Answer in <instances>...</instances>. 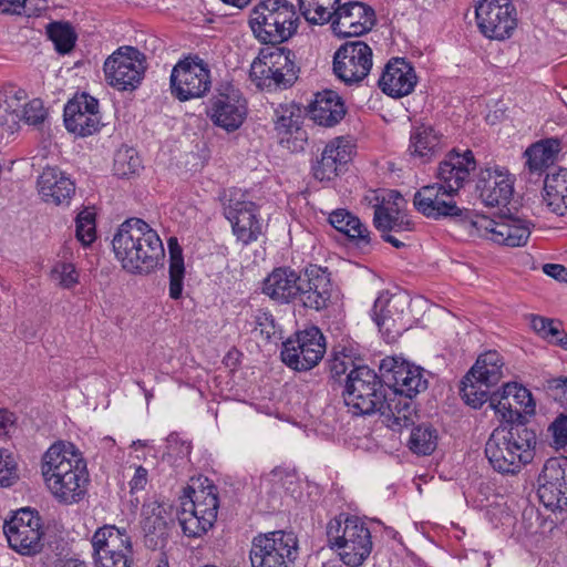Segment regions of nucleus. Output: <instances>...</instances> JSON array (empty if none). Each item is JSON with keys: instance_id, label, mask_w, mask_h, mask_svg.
I'll return each mask as SVG.
<instances>
[{"instance_id": "obj_52", "label": "nucleus", "mask_w": 567, "mask_h": 567, "mask_svg": "<svg viewBox=\"0 0 567 567\" xmlns=\"http://www.w3.org/2000/svg\"><path fill=\"white\" fill-rule=\"evenodd\" d=\"M19 480L14 456L6 449H0V486L9 487Z\"/></svg>"}, {"instance_id": "obj_2", "label": "nucleus", "mask_w": 567, "mask_h": 567, "mask_svg": "<svg viewBox=\"0 0 567 567\" xmlns=\"http://www.w3.org/2000/svg\"><path fill=\"white\" fill-rule=\"evenodd\" d=\"M262 292L277 303H299L318 311L328 307L331 281L327 270L316 265L306 267L302 274L278 267L264 279Z\"/></svg>"}, {"instance_id": "obj_31", "label": "nucleus", "mask_w": 567, "mask_h": 567, "mask_svg": "<svg viewBox=\"0 0 567 567\" xmlns=\"http://www.w3.org/2000/svg\"><path fill=\"white\" fill-rule=\"evenodd\" d=\"M330 225L343 234L349 244L362 254H370L380 245L371 237L368 227L352 213L347 209H336L329 215Z\"/></svg>"}, {"instance_id": "obj_13", "label": "nucleus", "mask_w": 567, "mask_h": 567, "mask_svg": "<svg viewBox=\"0 0 567 567\" xmlns=\"http://www.w3.org/2000/svg\"><path fill=\"white\" fill-rule=\"evenodd\" d=\"M298 556V539L292 532L274 530L252 538L251 567H292Z\"/></svg>"}, {"instance_id": "obj_57", "label": "nucleus", "mask_w": 567, "mask_h": 567, "mask_svg": "<svg viewBox=\"0 0 567 567\" xmlns=\"http://www.w3.org/2000/svg\"><path fill=\"white\" fill-rule=\"evenodd\" d=\"M22 120L28 124L38 125L47 117V110L39 99H34L27 104H22L21 111Z\"/></svg>"}, {"instance_id": "obj_15", "label": "nucleus", "mask_w": 567, "mask_h": 567, "mask_svg": "<svg viewBox=\"0 0 567 567\" xmlns=\"http://www.w3.org/2000/svg\"><path fill=\"white\" fill-rule=\"evenodd\" d=\"M3 533L11 549L23 556H34L43 548V523L35 509H18L3 524Z\"/></svg>"}, {"instance_id": "obj_17", "label": "nucleus", "mask_w": 567, "mask_h": 567, "mask_svg": "<svg viewBox=\"0 0 567 567\" xmlns=\"http://www.w3.org/2000/svg\"><path fill=\"white\" fill-rule=\"evenodd\" d=\"M171 92L181 102L205 96L212 87L208 64L198 55L179 60L171 72Z\"/></svg>"}, {"instance_id": "obj_51", "label": "nucleus", "mask_w": 567, "mask_h": 567, "mask_svg": "<svg viewBox=\"0 0 567 567\" xmlns=\"http://www.w3.org/2000/svg\"><path fill=\"white\" fill-rule=\"evenodd\" d=\"M51 279L63 289H71L79 284V274L70 262H56L51 270Z\"/></svg>"}, {"instance_id": "obj_41", "label": "nucleus", "mask_w": 567, "mask_h": 567, "mask_svg": "<svg viewBox=\"0 0 567 567\" xmlns=\"http://www.w3.org/2000/svg\"><path fill=\"white\" fill-rule=\"evenodd\" d=\"M169 285L168 295L173 300H179L183 297L184 279H185V265L182 249L177 244L176 238H169Z\"/></svg>"}, {"instance_id": "obj_27", "label": "nucleus", "mask_w": 567, "mask_h": 567, "mask_svg": "<svg viewBox=\"0 0 567 567\" xmlns=\"http://www.w3.org/2000/svg\"><path fill=\"white\" fill-rule=\"evenodd\" d=\"M63 117L70 133L81 137L92 135L101 127L99 101L87 93L78 94L65 104Z\"/></svg>"}, {"instance_id": "obj_1", "label": "nucleus", "mask_w": 567, "mask_h": 567, "mask_svg": "<svg viewBox=\"0 0 567 567\" xmlns=\"http://www.w3.org/2000/svg\"><path fill=\"white\" fill-rule=\"evenodd\" d=\"M380 372L383 373L389 391L377 412H380L386 426L393 431L412 425L415 414L412 399L427 389L424 370L403 360L386 357L380 363Z\"/></svg>"}, {"instance_id": "obj_49", "label": "nucleus", "mask_w": 567, "mask_h": 567, "mask_svg": "<svg viewBox=\"0 0 567 567\" xmlns=\"http://www.w3.org/2000/svg\"><path fill=\"white\" fill-rule=\"evenodd\" d=\"M503 389L504 393L511 398L515 409L523 411L525 414L535 413V402L532 393L526 388L508 382L503 385Z\"/></svg>"}, {"instance_id": "obj_60", "label": "nucleus", "mask_w": 567, "mask_h": 567, "mask_svg": "<svg viewBox=\"0 0 567 567\" xmlns=\"http://www.w3.org/2000/svg\"><path fill=\"white\" fill-rule=\"evenodd\" d=\"M374 212H373V226L375 227V220L378 216L386 215L388 220V227H394V223L399 220V215H401L400 209L398 208V204L393 202L391 205H385L384 199L381 204L374 205Z\"/></svg>"}, {"instance_id": "obj_24", "label": "nucleus", "mask_w": 567, "mask_h": 567, "mask_svg": "<svg viewBox=\"0 0 567 567\" xmlns=\"http://www.w3.org/2000/svg\"><path fill=\"white\" fill-rule=\"evenodd\" d=\"M537 482V495L546 508L567 509V457L548 458Z\"/></svg>"}, {"instance_id": "obj_22", "label": "nucleus", "mask_w": 567, "mask_h": 567, "mask_svg": "<svg viewBox=\"0 0 567 567\" xmlns=\"http://www.w3.org/2000/svg\"><path fill=\"white\" fill-rule=\"evenodd\" d=\"M177 514L178 511L168 503L150 501L143 504L141 527L148 549H163L167 545Z\"/></svg>"}, {"instance_id": "obj_42", "label": "nucleus", "mask_w": 567, "mask_h": 567, "mask_svg": "<svg viewBox=\"0 0 567 567\" xmlns=\"http://www.w3.org/2000/svg\"><path fill=\"white\" fill-rule=\"evenodd\" d=\"M388 220L389 218L386 215L378 216L375 220V228L381 233L382 239L395 248L404 247V241L398 238L396 235L405 239V234L415 229V223L408 214L404 213L399 215V220L394 223V227H388Z\"/></svg>"}, {"instance_id": "obj_62", "label": "nucleus", "mask_w": 567, "mask_h": 567, "mask_svg": "<svg viewBox=\"0 0 567 567\" xmlns=\"http://www.w3.org/2000/svg\"><path fill=\"white\" fill-rule=\"evenodd\" d=\"M549 389L554 392L553 396L555 400L567 403V378L553 380Z\"/></svg>"}, {"instance_id": "obj_56", "label": "nucleus", "mask_w": 567, "mask_h": 567, "mask_svg": "<svg viewBox=\"0 0 567 567\" xmlns=\"http://www.w3.org/2000/svg\"><path fill=\"white\" fill-rule=\"evenodd\" d=\"M256 329L265 340L269 341L276 334L277 326L272 313L265 309H258L252 315Z\"/></svg>"}, {"instance_id": "obj_4", "label": "nucleus", "mask_w": 567, "mask_h": 567, "mask_svg": "<svg viewBox=\"0 0 567 567\" xmlns=\"http://www.w3.org/2000/svg\"><path fill=\"white\" fill-rule=\"evenodd\" d=\"M45 486L61 503H79L86 493L89 473L86 462L74 444L53 443L41 460Z\"/></svg>"}, {"instance_id": "obj_39", "label": "nucleus", "mask_w": 567, "mask_h": 567, "mask_svg": "<svg viewBox=\"0 0 567 567\" xmlns=\"http://www.w3.org/2000/svg\"><path fill=\"white\" fill-rule=\"evenodd\" d=\"M25 93L21 89L0 91V127L7 133H13L22 120V99Z\"/></svg>"}, {"instance_id": "obj_37", "label": "nucleus", "mask_w": 567, "mask_h": 567, "mask_svg": "<svg viewBox=\"0 0 567 567\" xmlns=\"http://www.w3.org/2000/svg\"><path fill=\"white\" fill-rule=\"evenodd\" d=\"M544 200L558 216L567 213V168L548 173L544 181Z\"/></svg>"}, {"instance_id": "obj_35", "label": "nucleus", "mask_w": 567, "mask_h": 567, "mask_svg": "<svg viewBox=\"0 0 567 567\" xmlns=\"http://www.w3.org/2000/svg\"><path fill=\"white\" fill-rule=\"evenodd\" d=\"M299 115H295L293 107L279 105L275 109V130L280 136V144L298 151L307 142V133L299 126Z\"/></svg>"}, {"instance_id": "obj_58", "label": "nucleus", "mask_w": 567, "mask_h": 567, "mask_svg": "<svg viewBox=\"0 0 567 567\" xmlns=\"http://www.w3.org/2000/svg\"><path fill=\"white\" fill-rule=\"evenodd\" d=\"M548 432L551 433L553 443L556 449L567 446V414H560L549 425Z\"/></svg>"}, {"instance_id": "obj_54", "label": "nucleus", "mask_w": 567, "mask_h": 567, "mask_svg": "<svg viewBox=\"0 0 567 567\" xmlns=\"http://www.w3.org/2000/svg\"><path fill=\"white\" fill-rule=\"evenodd\" d=\"M530 327L540 338L549 342L553 337H557L559 334V327H561V322L542 316L532 315Z\"/></svg>"}, {"instance_id": "obj_19", "label": "nucleus", "mask_w": 567, "mask_h": 567, "mask_svg": "<svg viewBox=\"0 0 567 567\" xmlns=\"http://www.w3.org/2000/svg\"><path fill=\"white\" fill-rule=\"evenodd\" d=\"M95 567H131L133 546L125 528L105 525L92 537Z\"/></svg>"}, {"instance_id": "obj_20", "label": "nucleus", "mask_w": 567, "mask_h": 567, "mask_svg": "<svg viewBox=\"0 0 567 567\" xmlns=\"http://www.w3.org/2000/svg\"><path fill=\"white\" fill-rule=\"evenodd\" d=\"M532 224L520 218H507L496 221L484 215H475L471 220V236L488 237L498 245L508 247L524 246L530 236Z\"/></svg>"}, {"instance_id": "obj_25", "label": "nucleus", "mask_w": 567, "mask_h": 567, "mask_svg": "<svg viewBox=\"0 0 567 567\" xmlns=\"http://www.w3.org/2000/svg\"><path fill=\"white\" fill-rule=\"evenodd\" d=\"M240 192H234L224 207V215L230 221L237 240L244 245L256 241L261 234V224L257 219V206L244 198Z\"/></svg>"}, {"instance_id": "obj_28", "label": "nucleus", "mask_w": 567, "mask_h": 567, "mask_svg": "<svg viewBox=\"0 0 567 567\" xmlns=\"http://www.w3.org/2000/svg\"><path fill=\"white\" fill-rule=\"evenodd\" d=\"M417 76L413 65L404 58H392L378 80L381 91L388 96L400 99L413 92Z\"/></svg>"}, {"instance_id": "obj_33", "label": "nucleus", "mask_w": 567, "mask_h": 567, "mask_svg": "<svg viewBox=\"0 0 567 567\" xmlns=\"http://www.w3.org/2000/svg\"><path fill=\"white\" fill-rule=\"evenodd\" d=\"M247 115L246 100L235 94H220L212 102L210 117L215 125L234 132L244 123Z\"/></svg>"}, {"instance_id": "obj_12", "label": "nucleus", "mask_w": 567, "mask_h": 567, "mask_svg": "<svg viewBox=\"0 0 567 567\" xmlns=\"http://www.w3.org/2000/svg\"><path fill=\"white\" fill-rule=\"evenodd\" d=\"M504 362L497 351L481 354L462 380L461 395L465 403L480 409L487 402L489 389L503 378Z\"/></svg>"}, {"instance_id": "obj_44", "label": "nucleus", "mask_w": 567, "mask_h": 567, "mask_svg": "<svg viewBox=\"0 0 567 567\" xmlns=\"http://www.w3.org/2000/svg\"><path fill=\"white\" fill-rule=\"evenodd\" d=\"M440 137L431 125L414 126L410 135L409 150L413 156L430 157L439 145Z\"/></svg>"}, {"instance_id": "obj_8", "label": "nucleus", "mask_w": 567, "mask_h": 567, "mask_svg": "<svg viewBox=\"0 0 567 567\" xmlns=\"http://www.w3.org/2000/svg\"><path fill=\"white\" fill-rule=\"evenodd\" d=\"M299 16L288 0H261L250 11L249 27L265 44H280L298 29Z\"/></svg>"}, {"instance_id": "obj_23", "label": "nucleus", "mask_w": 567, "mask_h": 567, "mask_svg": "<svg viewBox=\"0 0 567 567\" xmlns=\"http://www.w3.org/2000/svg\"><path fill=\"white\" fill-rule=\"evenodd\" d=\"M475 16L480 31L489 39L509 38L517 25L511 0H482L476 6Z\"/></svg>"}, {"instance_id": "obj_55", "label": "nucleus", "mask_w": 567, "mask_h": 567, "mask_svg": "<svg viewBox=\"0 0 567 567\" xmlns=\"http://www.w3.org/2000/svg\"><path fill=\"white\" fill-rule=\"evenodd\" d=\"M328 365L331 378L336 381H341L342 375H347L351 369L359 367L355 365L352 358L344 352L332 353L331 358L328 360Z\"/></svg>"}, {"instance_id": "obj_3", "label": "nucleus", "mask_w": 567, "mask_h": 567, "mask_svg": "<svg viewBox=\"0 0 567 567\" xmlns=\"http://www.w3.org/2000/svg\"><path fill=\"white\" fill-rule=\"evenodd\" d=\"M45 486L61 503H79L86 493L89 473L86 462L74 444L53 443L41 460Z\"/></svg>"}, {"instance_id": "obj_40", "label": "nucleus", "mask_w": 567, "mask_h": 567, "mask_svg": "<svg viewBox=\"0 0 567 567\" xmlns=\"http://www.w3.org/2000/svg\"><path fill=\"white\" fill-rule=\"evenodd\" d=\"M205 482L207 484H202L198 489L189 487L193 495H189V501L183 504H187V508L194 513L216 522L219 507L218 488L208 478H205Z\"/></svg>"}, {"instance_id": "obj_30", "label": "nucleus", "mask_w": 567, "mask_h": 567, "mask_svg": "<svg viewBox=\"0 0 567 567\" xmlns=\"http://www.w3.org/2000/svg\"><path fill=\"white\" fill-rule=\"evenodd\" d=\"M476 190L486 206H506L514 193V182L511 175L503 171L485 168L478 174Z\"/></svg>"}, {"instance_id": "obj_53", "label": "nucleus", "mask_w": 567, "mask_h": 567, "mask_svg": "<svg viewBox=\"0 0 567 567\" xmlns=\"http://www.w3.org/2000/svg\"><path fill=\"white\" fill-rule=\"evenodd\" d=\"M141 167L138 156L133 154L132 151L118 152L114 158V173L118 177H130L135 174Z\"/></svg>"}, {"instance_id": "obj_43", "label": "nucleus", "mask_w": 567, "mask_h": 567, "mask_svg": "<svg viewBox=\"0 0 567 567\" xmlns=\"http://www.w3.org/2000/svg\"><path fill=\"white\" fill-rule=\"evenodd\" d=\"M341 0H298L300 13L311 24L331 22Z\"/></svg>"}, {"instance_id": "obj_29", "label": "nucleus", "mask_w": 567, "mask_h": 567, "mask_svg": "<svg viewBox=\"0 0 567 567\" xmlns=\"http://www.w3.org/2000/svg\"><path fill=\"white\" fill-rule=\"evenodd\" d=\"M476 168V161L472 151L458 153L450 151L437 167L439 183L450 192L458 194L465 183L470 181L471 173Z\"/></svg>"}, {"instance_id": "obj_5", "label": "nucleus", "mask_w": 567, "mask_h": 567, "mask_svg": "<svg viewBox=\"0 0 567 567\" xmlns=\"http://www.w3.org/2000/svg\"><path fill=\"white\" fill-rule=\"evenodd\" d=\"M112 248L123 270L146 276L162 265L165 250L157 231L145 220L127 218L116 229Z\"/></svg>"}, {"instance_id": "obj_50", "label": "nucleus", "mask_w": 567, "mask_h": 567, "mask_svg": "<svg viewBox=\"0 0 567 567\" xmlns=\"http://www.w3.org/2000/svg\"><path fill=\"white\" fill-rule=\"evenodd\" d=\"M76 238L84 245H91L96 238L95 217L89 210L81 212L76 217Z\"/></svg>"}, {"instance_id": "obj_61", "label": "nucleus", "mask_w": 567, "mask_h": 567, "mask_svg": "<svg viewBox=\"0 0 567 567\" xmlns=\"http://www.w3.org/2000/svg\"><path fill=\"white\" fill-rule=\"evenodd\" d=\"M147 484V470L143 466H137L135 468L134 476L130 481L131 492H137L145 488Z\"/></svg>"}, {"instance_id": "obj_6", "label": "nucleus", "mask_w": 567, "mask_h": 567, "mask_svg": "<svg viewBox=\"0 0 567 567\" xmlns=\"http://www.w3.org/2000/svg\"><path fill=\"white\" fill-rule=\"evenodd\" d=\"M536 444V431L527 422L499 425L485 444V455L496 472L515 475L534 460Z\"/></svg>"}, {"instance_id": "obj_10", "label": "nucleus", "mask_w": 567, "mask_h": 567, "mask_svg": "<svg viewBox=\"0 0 567 567\" xmlns=\"http://www.w3.org/2000/svg\"><path fill=\"white\" fill-rule=\"evenodd\" d=\"M383 373L368 365L351 369L343 382L342 398L344 404L354 415H369L377 412L380 403H384L389 391Z\"/></svg>"}, {"instance_id": "obj_7", "label": "nucleus", "mask_w": 567, "mask_h": 567, "mask_svg": "<svg viewBox=\"0 0 567 567\" xmlns=\"http://www.w3.org/2000/svg\"><path fill=\"white\" fill-rule=\"evenodd\" d=\"M328 547L336 550L340 560L349 567H360L373 548L368 523L357 516L341 513L327 524Z\"/></svg>"}, {"instance_id": "obj_11", "label": "nucleus", "mask_w": 567, "mask_h": 567, "mask_svg": "<svg viewBox=\"0 0 567 567\" xmlns=\"http://www.w3.org/2000/svg\"><path fill=\"white\" fill-rule=\"evenodd\" d=\"M456 195L437 182L416 190L413 196V205L416 212L429 219L451 218L464 224L470 231L471 220L474 219L476 214L467 208L460 207L455 200Z\"/></svg>"}, {"instance_id": "obj_18", "label": "nucleus", "mask_w": 567, "mask_h": 567, "mask_svg": "<svg viewBox=\"0 0 567 567\" xmlns=\"http://www.w3.org/2000/svg\"><path fill=\"white\" fill-rule=\"evenodd\" d=\"M106 82L118 91H133L146 70L145 55L134 47H121L104 62Z\"/></svg>"}, {"instance_id": "obj_64", "label": "nucleus", "mask_w": 567, "mask_h": 567, "mask_svg": "<svg viewBox=\"0 0 567 567\" xmlns=\"http://www.w3.org/2000/svg\"><path fill=\"white\" fill-rule=\"evenodd\" d=\"M14 423L13 413L7 410H0V436L9 432V427Z\"/></svg>"}, {"instance_id": "obj_34", "label": "nucleus", "mask_w": 567, "mask_h": 567, "mask_svg": "<svg viewBox=\"0 0 567 567\" xmlns=\"http://www.w3.org/2000/svg\"><path fill=\"white\" fill-rule=\"evenodd\" d=\"M351 152L342 138H337L326 145L321 158L312 166L313 177L320 182L333 179L341 166L350 161Z\"/></svg>"}, {"instance_id": "obj_38", "label": "nucleus", "mask_w": 567, "mask_h": 567, "mask_svg": "<svg viewBox=\"0 0 567 567\" xmlns=\"http://www.w3.org/2000/svg\"><path fill=\"white\" fill-rule=\"evenodd\" d=\"M560 141L546 138L532 144L524 153L530 174L542 175L557 159Z\"/></svg>"}, {"instance_id": "obj_59", "label": "nucleus", "mask_w": 567, "mask_h": 567, "mask_svg": "<svg viewBox=\"0 0 567 567\" xmlns=\"http://www.w3.org/2000/svg\"><path fill=\"white\" fill-rule=\"evenodd\" d=\"M33 0H0V13L28 16L32 14L30 7Z\"/></svg>"}, {"instance_id": "obj_45", "label": "nucleus", "mask_w": 567, "mask_h": 567, "mask_svg": "<svg viewBox=\"0 0 567 567\" xmlns=\"http://www.w3.org/2000/svg\"><path fill=\"white\" fill-rule=\"evenodd\" d=\"M439 442L437 430L427 423H422L412 429L409 439V449L416 455H431Z\"/></svg>"}, {"instance_id": "obj_9", "label": "nucleus", "mask_w": 567, "mask_h": 567, "mask_svg": "<svg viewBox=\"0 0 567 567\" xmlns=\"http://www.w3.org/2000/svg\"><path fill=\"white\" fill-rule=\"evenodd\" d=\"M299 71L291 50L272 45L259 51L250 65L249 76L260 90H286L296 83Z\"/></svg>"}, {"instance_id": "obj_21", "label": "nucleus", "mask_w": 567, "mask_h": 567, "mask_svg": "<svg viewBox=\"0 0 567 567\" xmlns=\"http://www.w3.org/2000/svg\"><path fill=\"white\" fill-rule=\"evenodd\" d=\"M372 64V49L361 40L343 43L333 55V73L348 85L363 81Z\"/></svg>"}, {"instance_id": "obj_47", "label": "nucleus", "mask_w": 567, "mask_h": 567, "mask_svg": "<svg viewBox=\"0 0 567 567\" xmlns=\"http://www.w3.org/2000/svg\"><path fill=\"white\" fill-rule=\"evenodd\" d=\"M47 34L61 54L69 53L75 45L76 34L68 22H51L47 25Z\"/></svg>"}, {"instance_id": "obj_46", "label": "nucleus", "mask_w": 567, "mask_h": 567, "mask_svg": "<svg viewBox=\"0 0 567 567\" xmlns=\"http://www.w3.org/2000/svg\"><path fill=\"white\" fill-rule=\"evenodd\" d=\"M488 406L495 411L501 420L505 423L504 425H512L518 422H526L525 416L518 409L514 408V403L511 398L502 391H495L488 393L487 398Z\"/></svg>"}, {"instance_id": "obj_32", "label": "nucleus", "mask_w": 567, "mask_h": 567, "mask_svg": "<svg viewBox=\"0 0 567 567\" xmlns=\"http://www.w3.org/2000/svg\"><path fill=\"white\" fill-rule=\"evenodd\" d=\"M37 185L42 199L54 205H69L75 194L74 182L58 167H45Z\"/></svg>"}, {"instance_id": "obj_36", "label": "nucleus", "mask_w": 567, "mask_h": 567, "mask_svg": "<svg viewBox=\"0 0 567 567\" xmlns=\"http://www.w3.org/2000/svg\"><path fill=\"white\" fill-rule=\"evenodd\" d=\"M344 102L332 90H324L316 94L310 106V116L319 125L331 127L337 125L346 115Z\"/></svg>"}, {"instance_id": "obj_16", "label": "nucleus", "mask_w": 567, "mask_h": 567, "mask_svg": "<svg viewBox=\"0 0 567 567\" xmlns=\"http://www.w3.org/2000/svg\"><path fill=\"white\" fill-rule=\"evenodd\" d=\"M326 353V338L318 327L297 331L282 342L280 357L290 369L302 372L315 368Z\"/></svg>"}, {"instance_id": "obj_26", "label": "nucleus", "mask_w": 567, "mask_h": 567, "mask_svg": "<svg viewBox=\"0 0 567 567\" xmlns=\"http://www.w3.org/2000/svg\"><path fill=\"white\" fill-rule=\"evenodd\" d=\"M375 22V12L370 6L359 1H348L337 7L330 23L334 34L349 38L369 32Z\"/></svg>"}, {"instance_id": "obj_48", "label": "nucleus", "mask_w": 567, "mask_h": 567, "mask_svg": "<svg viewBox=\"0 0 567 567\" xmlns=\"http://www.w3.org/2000/svg\"><path fill=\"white\" fill-rule=\"evenodd\" d=\"M182 512L178 516V522L184 535L187 537H200L206 534L213 526V520L194 513L187 508V504H182Z\"/></svg>"}, {"instance_id": "obj_63", "label": "nucleus", "mask_w": 567, "mask_h": 567, "mask_svg": "<svg viewBox=\"0 0 567 567\" xmlns=\"http://www.w3.org/2000/svg\"><path fill=\"white\" fill-rule=\"evenodd\" d=\"M543 271L547 276H549L558 281L567 282V268L564 267L563 265L545 264L543 266Z\"/></svg>"}, {"instance_id": "obj_14", "label": "nucleus", "mask_w": 567, "mask_h": 567, "mask_svg": "<svg viewBox=\"0 0 567 567\" xmlns=\"http://www.w3.org/2000/svg\"><path fill=\"white\" fill-rule=\"evenodd\" d=\"M410 303V296L401 291H383L375 299L372 319L388 343L395 342L411 327Z\"/></svg>"}]
</instances>
